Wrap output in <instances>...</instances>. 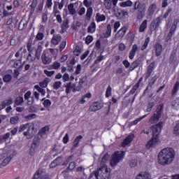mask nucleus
Segmentation results:
<instances>
[{"label":"nucleus","instance_id":"obj_5","mask_svg":"<svg viewBox=\"0 0 179 179\" xmlns=\"http://www.w3.org/2000/svg\"><path fill=\"white\" fill-rule=\"evenodd\" d=\"M125 155V152L124 151H117L115 152L112 157V159L110 160V166L111 167H115V166H117V164H118V163L120 162H121V160H122V159H124V156Z\"/></svg>","mask_w":179,"mask_h":179},{"label":"nucleus","instance_id":"obj_59","mask_svg":"<svg viewBox=\"0 0 179 179\" xmlns=\"http://www.w3.org/2000/svg\"><path fill=\"white\" fill-rule=\"evenodd\" d=\"M139 87V83H137L130 90V94H134L136 90H138V88Z\"/></svg>","mask_w":179,"mask_h":179},{"label":"nucleus","instance_id":"obj_30","mask_svg":"<svg viewBox=\"0 0 179 179\" xmlns=\"http://www.w3.org/2000/svg\"><path fill=\"white\" fill-rule=\"evenodd\" d=\"M174 33H176V31H171V29H170L169 33L165 38L166 43H171V38L174 35Z\"/></svg>","mask_w":179,"mask_h":179},{"label":"nucleus","instance_id":"obj_4","mask_svg":"<svg viewBox=\"0 0 179 179\" xmlns=\"http://www.w3.org/2000/svg\"><path fill=\"white\" fill-rule=\"evenodd\" d=\"M41 51H43V48L41 47V45L38 46L35 54L33 50H28L29 54L27 57V61H28L29 62H34V61H36V59H40Z\"/></svg>","mask_w":179,"mask_h":179},{"label":"nucleus","instance_id":"obj_63","mask_svg":"<svg viewBox=\"0 0 179 179\" xmlns=\"http://www.w3.org/2000/svg\"><path fill=\"white\" fill-rule=\"evenodd\" d=\"M93 41V36L89 35L85 38V43L86 44H90Z\"/></svg>","mask_w":179,"mask_h":179},{"label":"nucleus","instance_id":"obj_26","mask_svg":"<svg viewBox=\"0 0 179 179\" xmlns=\"http://www.w3.org/2000/svg\"><path fill=\"white\" fill-rule=\"evenodd\" d=\"M24 103V99H23V96H17L15 98L14 104L15 106H22Z\"/></svg>","mask_w":179,"mask_h":179},{"label":"nucleus","instance_id":"obj_49","mask_svg":"<svg viewBox=\"0 0 179 179\" xmlns=\"http://www.w3.org/2000/svg\"><path fill=\"white\" fill-rule=\"evenodd\" d=\"M13 66L15 68H23V65H22V59H17L14 62Z\"/></svg>","mask_w":179,"mask_h":179},{"label":"nucleus","instance_id":"obj_42","mask_svg":"<svg viewBox=\"0 0 179 179\" xmlns=\"http://www.w3.org/2000/svg\"><path fill=\"white\" fill-rule=\"evenodd\" d=\"M129 165L131 169H134V167H136L138 166V160L136 159H131L129 162Z\"/></svg>","mask_w":179,"mask_h":179},{"label":"nucleus","instance_id":"obj_57","mask_svg":"<svg viewBox=\"0 0 179 179\" xmlns=\"http://www.w3.org/2000/svg\"><path fill=\"white\" fill-rule=\"evenodd\" d=\"M92 15H93V8L92 7H89L87 10L86 16L90 19V17H92Z\"/></svg>","mask_w":179,"mask_h":179},{"label":"nucleus","instance_id":"obj_13","mask_svg":"<svg viewBox=\"0 0 179 179\" xmlns=\"http://www.w3.org/2000/svg\"><path fill=\"white\" fill-rule=\"evenodd\" d=\"M101 108H103V103L94 102L91 105L90 110L91 111H98V110H101Z\"/></svg>","mask_w":179,"mask_h":179},{"label":"nucleus","instance_id":"obj_48","mask_svg":"<svg viewBox=\"0 0 179 179\" xmlns=\"http://www.w3.org/2000/svg\"><path fill=\"white\" fill-rule=\"evenodd\" d=\"M81 52H82V49L80 48H79V46H76V49L73 51V55L76 57H79V55H80Z\"/></svg>","mask_w":179,"mask_h":179},{"label":"nucleus","instance_id":"obj_41","mask_svg":"<svg viewBox=\"0 0 179 179\" xmlns=\"http://www.w3.org/2000/svg\"><path fill=\"white\" fill-rule=\"evenodd\" d=\"M10 160H12V157L9 156L7 157L6 159H3V161L1 163V166L3 167H5V166H7V164H9Z\"/></svg>","mask_w":179,"mask_h":179},{"label":"nucleus","instance_id":"obj_33","mask_svg":"<svg viewBox=\"0 0 179 179\" xmlns=\"http://www.w3.org/2000/svg\"><path fill=\"white\" fill-rule=\"evenodd\" d=\"M108 160H110V155L108 154H105L101 159V164L104 166V164L107 163Z\"/></svg>","mask_w":179,"mask_h":179},{"label":"nucleus","instance_id":"obj_11","mask_svg":"<svg viewBox=\"0 0 179 179\" xmlns=\"http://www.w3.org/2000/svg\"><path fill=\"white\" fill-rule=\"evenodd\" d=\"M176 54H177V50H173L171 52L170 60H169L171 64H173L174 66H177L179 62L178 59H177V57H176Z\"/></svg>","mask_w":179,"mask_h":179},{"label":"nucleus","instance_id":"obj_17","mask_svg":"<svg viewBox=\"0 0 179 179\" xmlns=\"http://www.w3.org/2000/svg\"><path fill=\"white\" fill-rule=\"evenodd\" d=\"M127 30H128V28H127V27H123L115 34V38H122V37H124V36H125V33H127Z\"/></svg>","mask_w":179,"mask_h":179},{"label":"nucleus","instance_id":"obj_25","mask_svg":"<svg viewBox=\"0 0 179 179\" xmlns=\"http://www.w3.org/2000/svg\"><path fill=\"white\" fill-rule=\"evenodd\" d=\"M148 29V20H144L139 27V32L143 33Z\"/></svg>","mask_w":179,"mask_h":179},{"label":"nucleus","instance_id":"obj_62","mask_svg":"<svg viewBox=\"0 0 179 179\" xmlns=\"http://www.w3.org/2000/svg\"><path fill=\"white\" fill-rule=\"evenodd\" d=\"M36 38V40H38V41H41V40H43V38H44V34H43L41 32L38 33Z\"/></svg>","mask_w":179,"mask_h":179},{"label":"nucleus","instance_id":"obj_9","mask_svg":"<svg viewBox=\"0 0 179 179\" xmlns=\"http://www.w3.org/2000/svg\"><path fill=\"white\" fill-rule=\"evenodd\" d=\"M161 23H162V19H160V17H158L154 19L150 25V30L151 31H155V30H156V29H157V27L160 26Z\"/></svg>","mask_w":179,"mask_h":179},{"label":"nucleus","instance_id":"obj_46","mask_svg":"<svg viewBox=\"0 0 179 179\" xmlns=\"http://www.w3.org/2000/svg\"><path fill=\"white\" fill-rule=\"evenodd\" d=\"M150 41V37H148V38L145 39L144 44H143V46L141 47V51H143L144 50H146V48H148V45Z\"/></svg>","mask_w":179,"mask_h":179},{"label":"nucleus","instance_id":"obj_44","mask_svg":"<svg viewBox=\"0 0 179 179\" xmlns=\"http://www.w3.org/2000/svg\"><path fill=\"white\" fill-rule=\"evenodd\" d=\"M36 143H32L31 148L29 150V155L31 156H34V153L36 152Z\"/></svg>","mask_w":179,"mask_h":179},{"label":"nucleus","instance_id":"obj_50","mask_svg":"<svg viewBox=\"0 0 179 179\" xmlns=\"http://www.w3.org/2000/svg\"><path fill=\"white\" fill-rule=\"evenodd\" d=\"M32 45H33V38H30L27 45V51L33 50V49H31Z\"/></svg>","mask_w":179,"mask_h":179},{"label":"nucleus","instance_id":"obj_7","mask_svg":"<svg viewBox=\"0 0 179 179\" xmlns=\"http://www.w3.org/2000/svg\"><path fill=\"white\" fill-rule=\"evenodd\" d=\"M163 111V106H159L157 109L155 113H154L153 116L150 117L149 120V122L150 124H156V122H159L160 120V117H162V112Z\"/></svg>","mask_w":179,"mask_h":179},{"label":"nucleus","instance_id":"obj_23","mask_svg":"<svg viewBox=\"0 0 179 179\" xmlns=\"http://www.w3.org/2000/svg\"><path fill=\"white\" fill-rule=\"evenodd\" d=\"M163 51V46L160 43H157L155 45L156 57H160L162 52Z\"/></svg>","mask_w":179,"mask_h":179},{"label":"nucleus","instance_id":"obj_35","mask_svg":"<svg viewBox=\"0 0 179 179\" xmlns=\"http://www.w3.org/2000/svg\"><path fill=\"white\" fill-rule=\"evenodd\" d=\"M172 107L175 110H179V97L172 101Z\"/></svg>","mask_w":179,"mask_h":179},{"label":"nucleus","instance_id":"obj_1","mask_svg":"<svg viewBox=\"0 0 179 179\" xmlns=\"http://www.w3.org/2000/svg\"><path fill=\"white\" fill-rule=\"evenodd\" d=\"M176 159V151L171 148L162 149L157 155V163L165 167L170 166Z\"/></svg>","mask_w":179,"mask_h":179},{"label":"nucleus","instance_id":"obj_12","mask_svg":"<svg viewBox=\"0 0 179 179\" xmlns=\"http://www.w3.org/2000/svg\"><path fill=\"white\" fill-rule=\"evenodd\" d=\"M156 66V62H153L148 66L147 72L145 73V80L148 79L150 75H152V73L153 71H155V68Z\"/></svg>","mask_w":179,"mask_h":179},{"label":"nucleus","instance_id":"obj_20","mask_svg":"<svg viewBox=\"0 0 179 179\" xmlns=\"http://www.w3.org/2000/svg\"><path fill=\"white\" fill-rule=\"evenodd\" d=\"M82 139H83V136H82L80 135L76 138V139L73 141V145L71 148V152H73L75 150V149H76V148H78L79 146V142H80V141H82Z\"/></svg>","mask_w":179,"mask_h":179},{"label":"nucleus","instance_id":"obj_31","mask_svg":"<svg viewBox=\"0 0 179 179\" xmlns=\"http://www.w3.org/2000/svg\"><path fill=\"white\" fill-rule=\"evenodd\" d=\"M38 1L37 0H33L32 3L30 6L31 10H30V15H33L34 13V10L36 9V7L37 6Z\"/></svg>","mask_w":179,"mask_h":179},{"label":"nucleus","instance_id":"obj_40","mask_svg":"<svg viewBox=\"0 0 179 179\" xmlns=\"http://www.w3.org/2000/svg\"><path fill=\"white\" fill-rule=\"evenodd\" d=\"M34 89L37 90V91L42 94V96H45V90L43 89L41 87L38 85H35Z\"/></svg>","mask_w":179,"mask_h":179},{"label":"nucleus","instance_id":"obj_47","mask_svg":"<svg viewBox=\"0 0 179 179\" xmlns=\"http://www.w3.org/2000/svg\"><path fill=\"white\" fill-rule=\"evenodd\" d=\"M104 5H105L106 9H107L108 10H110V9H111V6H113L111 0H108L107 1H104Z\"/></svg>","mask_w":179,"mask_h":179},{"label":"nucleus","instance_id":"obj_6","mask_svg":"<svg viewBox=\"0 0 179 179\" xmlns=\"http://www.w3.org/2000/svg\"><path fill=\"white\" fill-rule=\"evenodd\" d=\"M96 172L98 173L99 179H108L110 178V176H111V170L106 166L96 169Z\"/></svg>","mask_w":179,"mask_h":179},{"label":"nucleus","instance_id":"obj_36","mask_svg":"<svg viewBox=\"0 0 179 179\" xmlns=\"http://www.w3.org/2000/svg\"><path fill=\"white\" fill-rule=\"evenodd\" d=\"M179 22V19L176 18L173 20V24L170 29V30H171L172 31H176V29H177V25L178 24Z\"/></svg>","mask_w":179,"mask_h":179},{"label":"nucleus","instance_id":"obj_58","mask_svg":"<svg viewBox=\"0 0 179 179\" xmlns=\"http://www.w3.org/2000/svg\"><path fill=\"white\" fill-rule=\"evenodd\" d=\"M75 167H76V163L72 162L69 164V166L66 169V171H68V170H70L71 171H72V170H73Z\"/></svg>","mask_w":179,"mask_h":179},{"label":"nucleus","instance_id":"obj_61","mask_svg":"<svg viewBox=\"0 0 179 179\" xmlns=\"http://www.w3.org/2000/svg\"><path fill=\"white\" fill-rule=\"evenodd\" d=\"M44 73L46 76H48V78H51V76L55 73V71H48V70H44Z\"/></svg>","mask_w":179,"mask_h":179},{"label":"nucleus","instance_id":"obj_28","mask_svg":"<svg viewBox=\"0 0 179 179\" xmlns=\"http://www.w3.org/2000/svg\"><path fill=\"white\" fill-rule=\"evenodd\" d=\"M110 36H111V25L110 24H108L107 25V29H106V32L103 33V36L105 37V38H108V37H110Z\"/></svg>","mask_w":179,"mask_h":179},{"label":"nucleus","instance_id":"obj_14","mask_svg":"<svg viewBox=\"0 0 179 179\" xmlns=\"http://www.w3.org/2000/svg\"><path fill=\"white\" fill-rule=\"evenodd\" d=\"M136 179H152V176L148 172H141L136 176Z\"/></svg>","mask_w":179,"mask_h":179},{"label":"nucleus","instance_id":"obj_39","mask_svg":"<svg viewBox=\"0 0 179 179\" xmlns=\"http://www.w3.org/2000/svg\"><path fill=\"white\" fill-rule=\"evenodd\" d=\"M134 3L130 1H126L124 2H122L120 3V6H122V8H127V6H132Z\"/></svg>","mask_w":179,"mask_h":179},{"label":"nucleus","instance_id":"obj_8","mask_svg":"<svg viewBox=\"0 0 179 179\" xmlns=\"http://www.w3.org/2000/svg\"><path fill=\"white\" fill-rule=\"evenodd\" d=\"M86 85H87V77L83 76L80 78L78 85L73 90V93H75V92H80Z\"/></svg>","mask_w":179,"mask_h":179},{"label":"nucleus","instance_id":"obj_38","mask_svg":"<svg viewBox=\"0 0 179 179\" xmlns=\"http://www.w3.org/2000/svg\"><path fill=\"white\" fill-rule=\"evenodd\" d=\"M96 20L97 22H104L106 20V15H101L100 13H96Z\"/></svg>","mask_w":179,"mask_h":179},{"label":"nucleus","instance_id":"obj_43","mask_svg":"<svg viewBox=\"0 0 179 179\" xmlns=\"http://www.w3.org/2000/svg\"><path fill=\"white\" fill-rule=\"evenodd\" d=\"M68 9L69 10L70 15H75V13H76V10L73 8V3H71L68 6Z\"/></svg>","mask_w":179,"mask_h":179},{"label":"nucleus","instance_id":"obj_22","mask_svg":"<svg viewBox=\"0 0 179 179\" xmlns=\"http://www.w3.org/2000/svg\"><path fill=\"white\" fill-rule=\"evenodd\" d=\"M134 138H135V135L134 134H131L129 136H128L123 141L122 145L125 148V146H127V145H129V143L133 141Z\"/></svg>","mask_w":179,"mask_h":179},{"label":"nucleus","instance_id":"obj_45","mask_svg":"<svg viewBox=\"0 0 179 179\" xmlns=\"http://www.w3.org/2000/svg\"><path fill=\"white\" fill-rule=\"evenodd\" d=\"M143 118H146V115L139 117V118H137L136 120L132 121L131 123H130V125H136V124H138V122H140V121H142V120H143Z\"/></svg>","mask_w":179,"mask_h":179},{"label":"nucleus","instance_id":"obj_64","mask_svg":"<svg viewBox=\"0 0 179 179\" xmlns=\"http://www.w3.org/2000/svg\"><path fill=\"white\" fill-rule=\"evenodd\" d=\"M111 90H112V88H111V86H108L106 89V97H110V96H111Z\"/></svg>","mask_w":179,"mask_h":179},{"label":"nucleus","instance_id":"obj_29","mask_svg":"<svg viewBox=\"0 0 179 179\" xmlns=\"http://www.w3.org/2000/svg\"><path fill=\"white\" fill-rule=\"evenodd\" d=\"M94 31H96V23L92 22L87 28V33H94Z\"/></svg>","mask_w":179,"mask_h":179},{"label":"nucleus","instance_id":"obj_15","mask_svg":"<svg viewBox=\"0 0 179 179\" xmlns=\"http://www.w3.org/2000/svg\"><path fill=\"white\" fill-rule=\"evenodd\" d=\"M141 62H143V58L138 57L136 60H135L133 63H131L130 66L131 71H134V69H136V68H138V66Z\"/></svg>","mask_w":179,"mask_h":179},{"label":"nucleus","instance_id":"obj_56","mask_svg":"<svg viewBox=\"0 0 179 179\" xmlns=\"http://www.w3.org/2000/svg\"><path fill=\"white\" fill-rule=\"evenodd\" d=\"M10 136V133H6V134L1 136L0 142H2V141H6V139H9Z\"/></svg>","mask_w":179,"mask_h":179},{"label":"nucleus","instance_id":"obj_3","mask_svg":"<svg viewBox=\"0 0 179 179\" xmlns=\"http://www.w3.org/2000/svg\"><path fill=\"white\" fill-rule=\"evenodd\" d=\"M134 10H138L136 19L138 20H142L146 12V6L144 3H141L140 1H136L134 3Z\"/></svg>","mask_w":179,"mask_h":179},{"label":"nucleus","instance_id":"obj_16","mask_svg":"<svg viewBox=\"0 0 179 179\" xmlns=\"http://www.w3.org/2000/svg\"><path fill=\"white\" fill-rule=\"evenodd\" d=\"M61 40H62V36H61V35L54 34L51 40V43L54 45H58L59 43H61Z\"/></svg>","mask_w":179,"mask_h":179},{"label":"nucleus","instance_id":"obj_53","mask_svg":"<svg viewBox=\"0 0 179 179\" xmlns=\"http://www.w3.org/2000/svg\"><path fill=\"white\" fill-rule=\"evenodd\" d=\"M3 82H5L6 83H8V82H10V80H12V76H10V74H6V75L4 76V77L3 78Z\"/></svg>","mask_w":179,"mask_h":179},{"label":"nucleus","instance_id":"obj_55","mask_svg":"<svg viewBox=\"0 0 179 179\" xmlns=\"http://www.w3.org/2000/svg\"><path fill=\"white\" fill-rule=\"evenodd\" d=\"M48 20V15L47 13H43L42 14V22L45 24Z\"/></svg>","mask_w":179,"mask_h":179},{"label":"nucleus","instance_id":"obj_34","mask_svg":"<svg viewBox=\"0 0 179 179\" xmlns=\"http://www.w3.org/2000/svg\"><path fill=\"white\" fill-rule=\"evenodd\" d=\"M66 29H69V20L68 19L64 20L62 24V30H66Z\"/></svg>","mask_w":179,"mask_h":179},{"label":"nucleus","instance_id":"obj_54","mask_svg":"<svg viewBox=\"0 0 179 179\" xmlns=\"http://www.w3.org/2000/svg\"><path fill=\"white\" fill-rule=\"evenodd\" d=\"M61 86H62V83H61V81H56L53 84V89H55V90H58V89H59Z\"/></svg>","mask_w":179,"mask_h":179},{"label":"nucleus","instance_id":"obj_18","mask_svg":"<svg viewBox=\"0 0 179 179\" xmlns=\"http://www.w3.org/2000/svg\"><path fill=\"white\" fill-rule=\"evenodd\" d=\"M13 99H12L3 101L0 104V111L1 110H3V108L10 106V104H13Z\"/></svg>","mask_w":179,"mask_h":179},{"label":"nucleus","instance_id":"obj_52","mask_svg":"<svg viewBox=\"0 0 179 179\" xmlns=\"http://www.w3.org/2000/svg\"><path fill=\"white\" fill-rule=\"evenodd\" d=\"M10 124H17V122H19V117L14 116L10 117Z\"/></svg>","mask_w":179,"mask_h":179},{"label":"nucleus","instance_id":"obj_27","mask_svg":"<svg viewBox=\"0 0 179 179\" xmlns=\"http://www.w3.org/2000/svg\"><path fill=\"white\" fill-rule=\"evenodd\" d=\"M48 83H50V78H45L42 82L39 83V87L45 88L48 86Z\"/></svg>","mask_w":179,"mask_h":179},{"label":"nucleus","instance_id":"obj_21","mask_svg":"<svg viewBox=\"0 0 179 179\" xmlns=\"http://www.w3.org/2000/svg\"><path fill=\"white\" fill-rule=\"evenodd\" d=\"M138 50V45L134 44L132 45L131 50L129 52V58L130 59H134V57H135V54L136 53L137 50Z\"/></svg>","mask_w":179,"mask_h":179},{"label":"nucleus","instance_id":"obj_60","mask_svg":"<svg viewBox=\"0 0 179 179\" xmlns=\"http://www.w3.org/2000/svg\"><path fill=\"white\" fill-rule=\"evenodd\" d=\"M43 107H45V108L51 106V101L50 99H45L43 102Z\"/></svg>","mask_w":179,"mask_h":179},{"label":"nucleus","instance_id":"obj_51","mask_svg":"<svg viewBox=\"0 0 179 179\" xmlns=\"http://www.w3.org/2000/svg\"><path fill=\"white\" fill-rule=\"evenodd\" d=\"M173 135H175V136H179V123L176 124L173 127Z\"/></svg>","mask_w":179,"mask_h":179},{"label":"nucleus","instance_id":"obj_37","mask_svg":"<svg viewBox=\"0 0 179 179\" xmlns=\"http://www.w3.org/2000/svg\"><path fill=\"white\" fill-rule=\"evenodd\" d=\"M88 179H100L97 170L94 171L93 173L90 175Z\"/></svg>","mask_w":179,"mask_h":179},{"label":"nucleus","instance_id":"obj_10","mask_svg":"<svg viewBox=\"0 0 179 179\" xmlns=\"http://www.w3.org/2000/svg\"><path fill=\"white\" fill-rule=\"evenodd\" d=\"M157 79H159V76L156 75L154 77H152L150 80V81L149 82L147 87L145 88V90H144V94H146V93H148V90L152 89V86H153V85H155V83H156V80H157Z\"/></svg>","mask_w":179,"mask_h":179},{"label":"nucleus","instance_id":"obj_24","mask_svg":"<svg viewBox=\"0 0 179 179\" xmlns=\"http://www.w3.org/2000/svg\"><path fill=\"white\" fill-rule=\"evenodd\" d=\"M41 59L44 65H48L49 64H51L52 59L50 57H48L45 55V53L42 54Z\"/></svg>","mask_w":179,"mask_h":179},{"label":"nucleus","instance_id":"obj_19","mask_svg":"<svg viewBox=\"0 0 179 179\" xmlns=\"http://www.w3.org/2000/svg\"><path fill=\"white\" fill-rule=\"evenodd\" d=\"M156 8H157V6L155 3L150 6L148 10V17H149L150 19H152V17L153 16V14L155 13V11L156 10Z\"/></svg>","mask_w":179,"mask_h":179},{"label":"nucleus","instance_id":"obj_32","mask_svg":"<svg viewBox=\"0 0 179 179\" xmlns=\"http://www.w3.org/2000/svg\"><path fill=\"white\" fill-rule=\"evenodd\" d=\"M178 89H179V82H176L172 90L171 95L176 96V94H177V92H178Z\"/></svg>","mask_w":179,"mask_h":179},{"label":"nucleus","instance_id":"obj_2","mask_svg":"<svg viewBox=\"0 0 179 179\" xmlns=\"http://www.w3.org/2000/svg\"><path fill=\"white\" fill-rule=\"evenodd\" d=\"M162 125H163V122H159L158 124L150 127L152 131V137L146 144L147 148H153V146H156L160 142L159 134L162 131Z\"/></svg>","mask_w":179,"mask_h":179}]
</instances>
